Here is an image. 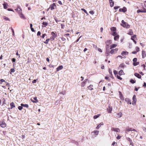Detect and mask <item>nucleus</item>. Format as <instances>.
<instances>
[{"instance_id":"obj_56","label":"nucleus","mask_w":146,"mask_h":146,"mask_svg":"<svg viewBox=\"0 0 146 146\" xmlns=\"http://www.w3.org/2000/svg\"><path fill=\"white\" fill-rule=\"evenodd\" d=\"M34 99L35 100H36V101H35V102H34V101H33V102H35V103H36L37 102H38V101L37 100V98L36 97H35L34 98Z\"/></svg>"},{"instance_id":"obj_52","label":"nucleus","mask_w":146,"mask_h":146,"mask_svg":"<svg viewBox=\"0 0 146 146\" xmlns=\"http://www.w3.org/2000/svg\"><path fill=\"white\" fill-rule=\"evenodd\" d=\"M136 51L137 52L139 51V48L138 47H137L136 48Z\"/></svg>"},{"instance_id":"obj_7","label":"nucleus","mask_w":146,"mask_h":146,"mask_svg":"<svg viewBox=\"0 0 146 146\" xmlns=\"http://www.w3.org/2000/svg\"><path fill=\"white\" fill-rule=\"evenodd\" d=\"M6 124L4 121H2L0 124L1 126L3 128L5 127L6 126Z\"/></svg>"},{"instance_id":"obj_17","label":"nucleus","mask_w":146,"mask_h":146,"mask_svg":"<svg viewBox=\"0 0 146 146\" xmlns=\"http://www.w3.org/2000/svg\"><path fill=\"white\" fill-rule=\"evenodd\" d=\"M134 75L138 78H141V75L137 73H135L134 74Z\"/></svg>"},{"instance_id":"obj_20","label":"nucleus","mask_w":146,"mask_h":146,"mask_svg":"<svg viewBox=\"0 0 146 146\" xmlns=\"http://www.w3.org/2000/svg\"><path fill=\"white\" fill-rule=\"evenodd\" d=\"M63 68V66L62 65H60L59 66H58L57 68V71H59L60 70H61Z\"/></svg>"},{"instance_id":"obj_45","label":"nucleus","mask_w":146,"mask_h":146,"mask_svg":"<svg viewBox=\"0 0 146 146\" xmlns=\"http://www.w3.org/2000/svg\"><path fill=\"white\" fill-rule=\"evenodd\" d=\"M133 62H136L137 61V58H135L133 59Z\"/></svg>"},{"instance_id":"obj_31","label":"nucleus","mask_w":146,"mask_h":146,"mask_svg":"<svg viewBox=\"0 0 146 146\" xmlns=\"http://www.w3.org/2000/svg\"><path fill=\"white\" fill-rule=\"evenodd\" d=\"M139 62H135L133 63V66H135L137 65H138L139 64Z\"/></svg>"},{"instance_id":"obj_57","label":"nucleus","mask_w":146,"mask_h":146,"mask_svg":"<svg viewBox=\"0 0 146 146\" xmlns=\"http://www.w3.org/2000/svg\"><path fill=\"white\" fill-rule=\"evenodd\" d=\"M110 53V52H106V56H108L109 55V54Z\"/></svg>"},{"instance_id":"obj_9","label":"nucleus","mask_w":146,"mask_h":146,"mask_svg":"<svg viewBox=\"0 0 146 146\" xmlns=\"http://www.w3.org/2000/svg\"><path fill=\"white\" fill-rule=\"evenodd\" d=\"M112 130L115 131L117 132H120V130L119 129L117 128H112Z\"/></svg>"},{"instance_id":"obj_12","label":"nucleus","mask_w":146,"mask_h":146,"mask_svg":"<svg viewBox=\"0 0 146 146\" xmlns=\"http://www.w3.org/2000/svg\"><path fill=\"white\" fill-rule=\"evenodd\" d=\"M106 52H110V48H109V45L108 44H106Z\"/></svg>"},{"instance_id":"obj_54","label":"nucleus","mask_w":146,"mask_h":146,"mask_svg":"<svg viewBox=\"0 0 146 146\" xmlns=\"http://www.w3.org/2000/svg\"><path fill=\"white\" fill-rule=\"evenodd\" d=\"M89 13L92 15L94 14V12L92 11H90L89 12Z\"/></svg>"},{"instance_id":"obj_25","label":"nucleus","mask_w":146,"mask_h":146,"mask_svg":"<svg viewBox=\"0 0 146 146\" xmlns=\"http://www.w3.org/2000/svg\"><path fill=\"white\" fill-rule=\"evenodd\" d=\"M104 123L103 122H101L96 127V129H98L100 126L101 125H103Z\"/></svg>"},{"instance_id":"obj_10","label":"nucleus","mask_w":146,"mask_h":146,"mask_svg":"<svg viewBox=\"0 0 146 146\" xmlns=\"http://www.w3.org/2000/svg\"><path fill=\"white\" fill-rule=\"evenodd\" d=\"M137 13H146V10H143L142 9H138L137 11Z\"/></svg>"},{"instance_id":"obj_41","label":"nucleus","mask_w":146,"mask_h":146,"mask_svg":"<svg viewBox=\"0 0 146 146\" xmlns=\"http://www.w3.org/2000/svg\"><path fill=\"white\" fill-rule=\"evenodd\" d=\"M81 10H82V11H84V12L85 13H86L87 15H88V13H87L85 9H81Z\"/></svg>"},{"instance_id":"obj_39","label":"nucleus","mask_w":146,"mask_h":146,"mask_svg":"<svg viewBox=\"0 0 146 146\" xmlns=\"http://www.w3.org/2000/svg\"><path fill=\"white\" fill-rule=\"evenodd\" d=\"M3 7L5 9H7V5L5 3L3 4Z\"/></svg>"},{"instance_id":"obj_46","label":"nucleus","mask_w":146,"mask_h":146,"mask_svg":"<svg viewBox=\"0 0 146 146\" xmlns=\"http://www.w3.org/2000/svg\"><path fill=\"white\" fill-rule=\"evenodd\" d=\"M117 78V79H119L120 80H121L122 78H121L120 76H119L118 75H117L116 76Z\"/></svg>"},{"instance_id":"obj_33","label":"nucleus","mask_w":146,"mask_h":146,"mask_svg":"<svg viewBox=\"0 0 146 146\" xmlns=\"http://www.w3.org/2000/svg\"><path fill=\"white\" fill-rule=\"evenodd\" d=\"M119 38V36L118 35L115 36L114 37V40H117Z\"/></svg>"},{"instance_id":"obj_32","label":"nucleus","mask_w":146,"mask_h":146,"mask_svg":"<svg viewBox=\"0 0 146 146\" xmlns=\"http://www.w3.org/2000/svg\"><path fill=\"white\" fill-rule=\"evenodd\" d=\"M126 139L129 141L130 143H131V142H132V140L130 139V138L127 137H126Z\"/></svg>"},{"instance_id":"obj_38","label":"nucleus","mask_w":146,"mask_h":146,"mask_svg":"<svg viewBox=\"0 0 146 146\" xmlns=\"http://www.w3.org/2000/svg\"><path fill=\"white\" fill-rule=\"evenodd\" d=\"M130 82L132 84H134L135 83V81L134 80L132 79H131L130 80Z\"/></svg>"},{"instance_id":"obj_26","label":"nucleus","mask_w":146,"mask_h":146,"mask_svg":"<svg viewBox=\"0 0 146 146\" xmlns=\"http://www.w3.org/2000/svg\"><path fill=\"white\" fill-rule=\"evenodd\" d=\"M21 106L22 107H25L27 108H28L29 107V105L27 104H21Z\"/></svg>"},{"instance_id":"obj_59","label":"nucleus","mask_w":146,"mask_h":146,"mask_svg":"<svg viewBox=\"0 0 146 146\" xmlns=\"http://www.w3.org/2000/svg\"><path fill=\"white\" fill-rule=\"evenodd\" d=\"M15 61H16V59L15 58H13L12 59V61L13 62H15Z\"/></svg>"},{"instance_id":"obj_19","label":"nucleus","mask_w":146,"mask_h":146,"mask_svg":"<svg viewBox=\"0 0 146 146\" xmlns=\"http://www.w3.org/2000/svg\"><path fill=\"white\" fill-rule=\"evenodd\" d=\"M136 37V35H134L133 36H132L131 37V39L135 43V44H136V41L134 40V39H133V38H135Z\"/></svg>"},{"instance_id":"obj_37","label":"nucleus","mask_w":146,"mask_h":146,"mask_svg":"<svg viewBox=\"0 0 146 146\" xmlns=\"http://www.w3.org/2000/svg\"><path fill=\"white\" fill-rule=\"evenodd\" d=\"M50 40V39L48 38V39H46V41L45 42H44V43H45L46 44H48V42Z\"/></svg>"},{"instance_id":"obj_24","label":"nucleus","mask_w":146,"mask_h":146,"mask_svg":"<svg viewBox=\"0 0 146 146\" xmlns=\"http://www.w3.org/2000/svg\"><path fill=\"white\" fill-rule=\"evenodd\" d=\"M93 85H90L89 86H88L87 88L88 89L90 90H92L93 89Z\"/></svg>"},{"instance_id":"obj_13","label":"nucleus","mask_w":146,"mask_h":146,"mask_svg":"<svg viewBox=\"0 0 146 146\" xmlns=\"http://www.w3.org/2000/svg\"><path fill=\"white\" fill-rule=\"evenodd\" d=\"M142 56L143 58H144L146 57V54L145 51L142 50Z\"/></svg>"},{"instance_id":"obj_62","label":"nucleus","mask_w":146,"mask_h":146,"mask_svg":"<svg viewBox=\"0 0 146 146\" xmlns=\"http://www.w3.org/2000/svg\"><path fill=\"white\" fill-rule=\"evenodd\" d=\"M36 82V80H34L32 81V82L33 83H35Z\"/></svg>"},{"instance_id":"obj_4","label":"nucleus","mask_w":146,"mask_h":146,"mask_svg":"<svg viewBox=\"0 0 146 146\" xmlns=\"http://www.w3.org/2000/svg\"><path fill=\"white\" fill-rule=\"evenodd\" d=\"M15 10L19 13V14L20 13L22 12V10L20 6L19 5L17 6V9H15Z\"/></svg>"},{"instance_id":"obj_18","label":"nucleus","mask_w":146,"mask_h":146,"mask_svg":"<svg viewBox=\"0 0 146 146\" xmlns=\"http://www.w3.org/2000/svg\"><path fill=\"white\" fill-rule=\"evenodd\" d=\"M110 3V5L111 7H112L113 6L114 4V3L113 1L112 0H109Z\"/></svg>"},{"instance_id":"obj_22","label":"nucleus","mask_w":146,"mask_h":146,"mask_svg":"<svg viewBox=\"0 0 146 146\" xmlns=\"http://www.w3.org/2000/svg\"><path fill=\"white\" fill-rule=\"evenodd\" d=\"M122 114L120 112L117 114L116 117L118 118H120L122 116Z\"/></svg>"},{"instance_id":"obj_49","label":"nucleus","mask_w":146,"mask_h":146,"mask_svg":"<svg viewBox=\"0 0 146 146\" xmlns=\"http://www.w3.org/2000/svg\"><path fill=\"white\" fill-rule=\"evenodd\" d=\"M113 73L115 76H116V75L117 74V72L115 70H114L113 71Z\"/></svg>"},{"instance_id":"obj_21","label":"nucleus","mask_w":146,"mask_h":146,"mask_svg":"<svg viewBox=\"0 0 146 146\" xmlns=\"http://www.w3.org/2000/svg\"><path fill=\"white\" fill-rule=\"evenodd\" d=\"M125 66V65H124L123 63L119 65V69L123 68H124Z\"/></svg>"},{"instance_id":"obj_51","label":"nucleus","mask_w":146,"mask_h":146,"mask_svg":"<svg viewBox=\"0 0 146 146\" xmlns=\"http://www.w3.org/2000/svg\"><path fill=\"white\" fill-rule=\"evenodd\" d=\"M111 40H107L106 43H108V44H110L111 43Z\"/></svg>"},{"instance_id":"obj_1","label":"nucleus","mask_w":146,"mask_h":146,"mask_svg":"<svg viewBox=\"0 0 146 146\" xmlns=\"http://www.w3.org/2000/svg\"><path fill=\"white\" fill-rule=\"evenodd\" d=\"M120 25L123 27L126 28H130V25L128 23L126 22H125L123 20L121 21V23Z\"/></svg>"},{"instance_id":"obj_50","label":"nucleus","mask_w":146,"mask_h":146,"mask_svg":"<svg viewBox=\"0 0 146 146\" xmlns=\"http://www.w3.org/2000/svg\"><path fill=\"white\" fill-rule=\"evenodd\" d=\"M117 35V34L116 33V32H114L113 33L112 35L113 36H115Z\"/></svg>"},{"instance_id":"obj_28","label":"nucleus","mask_w":146,"mask_h":146,"mask_svg":"<svg viewBox=\"0 0 146 146\" xmlns=\"http://www.w3.org/2000/svg\"><path fill=\"white\" fill-rule=\"evenodd\" d=\"M109 72L110 75V77H111L112 78H113V77L112 76V71L110 68H109Z\"/></svg>"},{"instance_id":"obj_64","label":"nucleus","mask_w":146,"mask_h":146,"mask_svg":"<svg viewBox=\"0 0 146 146\" xmlns=\"http://www.w3.org/2000/svg\"><path fill=\"white\" fill-rule=\"evenodd\" d=\"M143 131L146 132V128L144 127H143Z\"/></svg>"},{"instance_id":"obj_34","label":"nucleus","mask_w":146,"mask_h":146,"mask_svg":"<svg viewBox=\"0 0 146 146\" xmlns=\"http://www.w3.org/2000/svg\"><path fill=\"white\" fill-rule=\"evenodd\" d=\"M116 30V28L114 27H112L111 29V31H113V32H115Z\"/></svg>"},{"instance_id":"obj_43","label":"nucleus","mask_w":146,"mask_h":146,"mask_svg":"<svg viewBox=\"0 0 146 146\" xmlns=\"http://www.w3.org/2000/svg\"><path fill=\"white\" fill-rule=\"evenodd\" d=\"M11 72H10V74H12V72H14L15 71V70L14 68H11Z\"/></svg>"},{"instance_id":"obj_48","label":"nucleus","mask_w":146,"mask_h":146,"mask_svg":"<svg viewBox=\"0 0 146 146\" xmlns=\"http://www.w3.org/2000/svg\"><path fill=\"white\" fill-rule=\"evenodd\" d=\"M11 29L12 30V32L13 33V35H15V33H14V30L13 29V28L12 27H11Z\"/></svg>"},{"instance_id":"obj_14","label":"nucleus","mask_w":146,"mask_h":146,"mask_svg":"<svg viewBox=\"0 0 146 146\" xmlns=\"http://www.w3.org/2000/svg\"><path fill=\"white\" fill-rule=\"evenodd\" d=\"M19 15L21 19H26L24 15L22 13V12L19 14Z\"/></svg>"},{"instance_id":"obj_55","label":"nucleus","mask_w":146,"mask_h":146,"mask_svg":"<svg viewBox=\"0 0 146 146\" xmlns=\"http://www.w3.org/2000/svg\"><path fill=\"white\" fill-rule=\"evenodd\" d=\"M61 28L62 29H63L64 28V24H62L61 25Z\"/></svg>"},{"instance_id":"obj_2","label":"nucleus","mask_w":146,"mask_h":146,"mask_svg":"<svg viewBox=\"0 0 146 146\" xmlns=\"http://www.w3.org/2000/svg\"><path fill=\"white\" fill-rule=\"evenodd\" d=\"M136 131V130L135 129H133L132 128H129V127H126L125 130V136H127V135L129 133V132L130 131Z\"/></svg>"},{"instance_id":"obj_3","label":"nucleus","mask_w":146,"mask_h":146,"mask_svg":"<svg viewBox=\"0 0 146 146\" xmlns=\"http://www.w3.org/2000/svg\"><path fill=\"white\" fill-rule=\"evenodd\" d=\"M56 7V6L55 3H54L50 5V7L48 9L50 8L51 10H52L54 9V7Z\"/></svg>"},{"instance_id":"obj_30","label":"nucleus","mask_w":146,"mask_h":146,"mask_svg":"<svg viewBox=\"0 0 146 146\" xmlns=\"http://www.w3.org/2000/svg\"><path fill=\"white\" fill-rule=\"evenodd\" d=\"M117 46V45L115 44H112L110 46V49H111L112 48L115 47Z\"/></svg>"},{"instance_id":"obj_60","label":"nucleus","mask_w":146,"mask_h":146,"mask_svg":"<svg viewBox=\"0 0 146 146\" xmlns=\"http://www.w3.org/2000/svg\"><path fill=\"white\" fill-rule=\"evenodd\" d=\"M119 6L115 7H114V9L115 10H116V9H118V8H119Z\"/></svg>"},{"instance_id":"obj_6","label":"nucleus","mask_w":146,"mask_h":146,"mask_svg":"<svg viewBox=\"0 0 146 146\" xmlns=\"http://www.w3.org/2000/svg\"><path fill=\"white\" fill-rule=\"evenodd\" d=\"M118 50V48H116L114 49H112L110 51V53L111 54H113L116 53Z\"/></svg>"},{"instance_id":"obj_23","label":"nucleus","mask_w":146,"mask_h":146,"mask_svg":"<svg viewBox=\"0 0 146 146\" xmlns=\"http://www.w3.org/2000/svg\"><path fill=\"white\" fill-rule=\"evenodd\" d=\"M128 52L127 51H122L121 53V54L122 55H126L128 54Z\"/></svg>"},{"instance_id":"obj_35","label":"nucleus","mask_w":146,"mask_h":146,"mask_svg":"<svg viewBox=\"0 0 146 146\" xmlns=\"http://www.w3.org/2000/svg\"><path fill=\"white\" fill-rule=\"evenodd\" d=\"M3 19L6 21H10V19L7 17L4 16L3 17Z\"/></svg>"},{"instance_id":"obj_27","label":"nucleus","mask_w":146,"mask_h":146,"mask_svg":"<svg viewBox=\"0 0 146 146\" xmlns=\"http://www.w3.org/2000/svg\"><path fill=\"white\" fill-rule=\"evenodd\" d=\"M124 72L122 70H121L119 72V74L120 75H123Z\"/></svg>"},{"instance_id":"obj_61","label":"nucleus","mask_w":146,"mask_h":146,"mask_svg":"<svg viewBox=\"0 0 146 146\" xmlns=\"http://www.w3.org/2000/svg\"><path fill=\"white\" fill-rule=\"evenodd\" d=\"M54 38H54V37H52V36L50 37V39L52 41V40H54Z\"/></svg>"},{"instance_id":"obj_58","label":"nucleus","mask_w":146,"mask_h":146,"mask_svg":"<svg viewBox=\"0 0 146 146\" xmlns=\"http://www.w3.org/2000/svg\"><path fill=\"white\" fill-rule=\"evenodd\" d=\"M40 34H41L40 32V31H38V32L37 33V36H40Z\"/></svg>"},{"instance_id":"obj_40","label":"nucleus","mask_w":146,"mask_h":146,"mask_svg":"<svg viewBox=\"0 0 146 146\" xmlns=\"http://www.w3.org/2000/svg\"><path fill=\"white\" fill-rule=\"evenodd\" d=\"M133 101H136V97L135 95H134L133 96Z\"/></svg>"},{"instance_id":"obj_44","label":"nucleus","mask_w":146,"mask_h":146,"mask_svg":"<svg viewBox=\"0 0 146 146\" xmlns=\"http://www.w3.org/2000/svg\"><path fill=\"white\" fill-rule=\"evenodd\" d=\"M18 109L20 110H21L23 109V107L21 106H19L18 107Z\"/></svg>"},{"instance_id":"obj_11","label":"nucleus","mask_w":146,"mask_h":146,"mask_svg":"<svg viewBox=\"0 0 146 146\" xmlns=\"http://www.w3.org/2000/svg\"><path fill=\"white\" fill-rule=\"evenodd\" d=\"M125 100L126 102H127L128 104H131V101L129 99L127 98H125Z\"/></svg>"},{"instance_id":"obj_53","label":"nucleus","mask_w":146,"mask_h":146,"mask_svg":"<svg viewBox=\"0 0 146 146\" xmlns=\"http://www.w3.org/2000/svg\"><path fill=\"white\" fill-rule=\"evenodd\" d=\"M42 24L43 25H45V26H46L48 25V23H47L44 22H43L42 23Z\"/></svg>"},{"instance_id":"obj_42","label":"nucleus","mask_w":146,"mask_h":146,"mask_svg":"<svg viewBox=\"0 0 146 146\" xmlns=\"http://www.w3.org/2000/svg\"><path fill=\"white\" fill-rule=\"evenodd\" d=\"M94 132L95 134H96V135H97L99 133V131L97 130L94 131Z\"/></svg>"},{"instance_id":"obj_63","label":"nucleus","mask_w":146,"mask_h":146,"mask_svg":"<svg viewBox=\"0 0 146 146\" xmlns=\"http://www.w3.org/2000/svg\"><path fill=\"white\" fill-rule=\"evenodd\" d=\"M121 138V136H119V135H118L117 137V139H120Z\"/></svg>"},{"instance_id":"obj_5","label":"nucleus","mask_w":146,"mask_h":146,"mask_svg":"<svg viewBox=\"0 0 146 146\" xmlns=\"http://www.w3.org/2000/svg\"><path fill=\"white\" fill-rule=\"evenodd\" d=\"M127 11V8L125 7H123V8H120L119 9V12H123L125 13Z\"/></svg>"},{"instance_id":"obj_8","label":"nucleus","mask_w":146,"mask_h":146,"mask_svg":"<svg viewBox=\"0 0 146 146\" xmlns=\"http://www.w3.org/2000/svg\"><path fill=\"white\" fill-rule=\"evenodd\" d=\"M88 80V79H85L82 83L81 86L82 87H84L85 86Z\"/></svg>"},{"instance_id":"obj_15","label":"nucleus","mask_w":146,"mask_h":146,"mask_svg":"<svg viewBox=\"0 0 146 146\" xmlns=\"http://www.w3.org/2000/svg\"><path fill=\"white\" fill-rule=\"evenodd\" d=\"M51 35H52V37L56 38L57 36V34L56 32L54 33V32H51Z\"/></svg>"},{"instance_id":"obj_47","label":"nucleus","mask_w":146,"mask_h":146,"mask_svg":"<svg viewBox=\"0 0 146 146\" xmlns=\"http://www.w3.org/2000/svg\"><path fill=\"white\" fill-rule=\"evenodd\" d=\"M46 36V34H43L42 36H41L40 37L43 38H44Z\"/></svg>"},{"instance_id":"obj_36","label":"nucleus","mask_w":146,"mask_h":146,"mask_svg":"<svg viewBox=\"0 0 146 146\" xmlns=\"http://www.w3.org/2000/svg\"><path fill=\"white\" fill-rule=\"evenodd\" d=\"M100 115V114H98L97 115H95L94 116V119H96L98 118Z\"/></svg>"},{"instance_id":"obj_29","label":"nucleus","mask_w":146,"mask_h":146,"mask_svg":"<svg viewBox=\"0 0 146 146\" xmlns=\"http://www.w3.org/2000/svg\"><path fill=\"white\" fill-rule=\"evenodd\" d=\"M128 34L131 35H132L133 34V33L132 30L130 29L129 32L128 33Z\"/></svg>"},{"instance_id":"obj_16","label":"nucleus","mask_w":146,"mask_h":146,"mask_svg":"<svg viewBox=\"0 0 146 146\" xmlns=\"http://www.w3.org/2000/svg\"><path fill=\"white\" fill-rule=\"evenodd\" d=\"M10 106H11V109H12L13 108L15 107V106L13 102H12L10 103Z\"/></svg>"}]
</instances>
